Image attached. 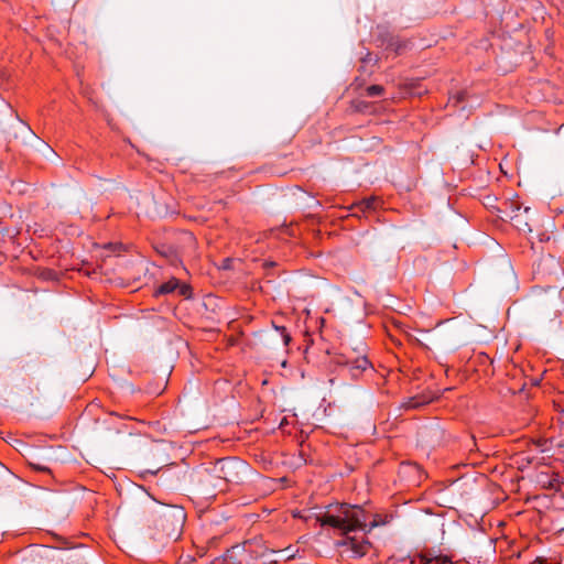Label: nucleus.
<instances>
[{"instance_id": "nucleus-12", "label": "nucleus", "mask_w": 564, "mask_h": 564, "mask_svg": "<svg viewBox=\"0 0 564 564\" xmlns=\"http://www.w3.org/2000/svg\"><path fill=\"white\" fill-rule=\"evenodd\" d=\"M348 544L350 545L352 554L357 557L364 556L370 546L369 542H358L355 539H350Z\"/></svg>"}, {"instance_id": "nucleus-6", "label": "nucleus", "mask_w": 564, "mask_h": 564, "mask_svg": "<svg viewBox=\"0 0 564 564\" xmlns=\"http://www.w3.org/2000/svg\"><path fill=\"white\" fill-rule=\"evenodd\" d=\"M417 441L423 447L435 448L445 441V431L438 423L422 426L417 432Z\"/></svg>"}, {"instance_id": "nucleus-28", "label": "nucleus", "mask_w": 564, "mask_h": 564, "mask_svg": "<svg viewBox=\"0 0 564 564\" xmlns=\"http://www.w3.org/2000/svg\"><path fill=\"white\" fill-rule=\"evenodd\" d=\"M530 212H531V208H530V207H525V208H524V214H527V215H528Z\"/></svg>"}, {"instance_id": "nucleus-26", "label": "nucleus", "mask_w": 564, "mask_h": 564, "mask_svg": "<svg viewBox=\"0 0 564 564\" xmlns=\"http://www.w3.org/2000/svg\"><path fill=\"white\" fill-rule=\"evenodd\" d=\"M32 466L36 469H40V470H45L46 468L45 467H42L40 465H35V464H32Z\"/></svg>"}, {"instance_id": "nucleus-16", "label": "nucleus", "mask_w": 564, "mask_h": 564, "mask_svg": "<svg viewBox=\"0 0 564 564\" xmlns=\"http://www.w3.org/2000/svg\"><path fill=\"white\" fill-rule=\"evenodd\" d=\"M512 221L519 230L525 231V232L531 231V227L529 226L527 218L524 219L521 214H517L516 216H513Z\"/></svg>"}, {"instance_id": "nucleus-20", "label": "nucleus", "mask_w": 564, "mask_h": 564, "mask_svg": "<svg viewBox=\"0 0 564 564\" xmlns=\"http://www.w3.org/2000/svg\"><path fill=\"white\" fill-rule=\"evenodd\" d=\"M352 351L356 354V356L366 355V345L362 340H358L356 345L352 347Z\"/></svg>"}, {"instance_id": "nucleus-23", "label": "nucleus", "mask_w": 564, "mask_h": 564, "mask_svg": "<svg viewBox=\"0 0 564 564\" xmlns=\"http://www.w3.org/2000/svg\"><path fill=\"white\" fill-rule=\"evenodd\" d=\"M10 476H11L10 470L3 464L0 463V479L10 477Z\"/></svg>"}, {"instance_id": "nucleus-15", "label": "nucleus", "mask_w": 564, "mask_h": 564, "mask_svg": "<svg viewBox=\"0 0 564 564\" xmlns=\"http://www.w3.org/2000/svg\"><path fill=\"white\" fill-rule=\"evenodd\" d=\"M322 525H330L340 530V520L336 514L325 513L318 518Z\"/></svg>"}, {"instance_id": "nucleus-18", "label": "nucleus", "mask_w": 564, "mask_h": 564, "mask_svg": "<svg viewBox=\"0 0 564 564\" xmlns=\"http://www.w3.org/2000/svg\"><path fill=\"white\" fill-rule=\"evenodd\" d=\"M383 91H384V88H383V86H380V85H371V86L367 87V89H366V94L368 97L380 96L383 94Z\"/></svg>"}, {"instance_id": "nucleus-7", "label": "nucleus", "mask_w": 564, "mask_h": 564, "mask_svg": "<svg viewBox=\"0 0 564 564\" xmlns=\"http://www.w3.org/2000/svg\"><path fill=\"white\" fill-rule=\"evenodd\" d=\"M336 364L338 366L345 367L350 373L351 378H358L364 371L371 367L370 361L366 357V355L349 357V356H339L336 359Z\"/></svg>"}, {"instance_id": "nucleus-14", "label": "nucleus", "mask_w": 564, "mask_h": 564, "mask_svg": "<svg viewBox=\"0 0 564 564\" xmlns=\"http://www.w3.org/2000/svg\"><path fill=\"white\" fill-rule=\"evenodd\" d=\"M432 401V398L426 395H415L404 404L406 409H417L425 404H429Z\"/></svg>"}, {"instance_id": "nucleus-2", "label": "nucleus", "mask_w": 564, "mask_h": 564, "mask_svg": "<svg viewBox=\"0 0 564 564\" xmlns=\"http://www.w3.org/2000/svg\"><path fill=\"white\" fill-rule=\"evenodd\" d=\"M424 338H417L412 334L410 339L426 348L434 347L443 351H455L467 343L464 327L459 323L445 322L438 324L432 330H420Z\"/></svg>"}, {"instance_id": "nucleus-22", "label": "nucleus", "mask_w": 564, "mask_h": 564, "mask_svg": "<svg viewBox=\"0 0 564 564\" xmlns=\"http://www.w3.org/2000/svg\"><path fill=\"white\" fill-rule=\"evenodd\" d=\"M427 558H435L433 564H444L448 561L446 556H432L431 554H427Z\"/></svg>"}, {"instance_id": "nucleus-1", "label": "nucleus", "mask_w": 564, "mask_h": 564, "mask_svg": "<svg viewBox=\"0 0 564 564\" xmlns=\"http://www.w3.org/2000/svg\"><path fill=\"white\" fill-rule=\"evenodd\" d=\"M249 466L237 457H225L202 464L189 474V481L204 495L214 497L226 482H240Z\"/></svg>"}, {"instance_id": "nucleus-17", "label": "nucleus", "mask_w": 564, "mask_h": 564, "mask_svg": "<svg viewBox=\"0 0 564 564\" xmlns=\"http://www.w3.org/2000/svg\"><path fill=\"white\" fill-rule=\"evenodd\" d=\"M178 288V281L176 279H172L165 283H163L159 290L158 293L160 294H167L174 292Z\"/></svg>"}, {"instance_id": "nucleus-13", "label": "nucleus", "mask_w": 564, "mask_h": 564, "mask_svg": "<svg viewBox=\"0 0 564 564\" xmlns=\"http://www.w3.org/2000/svg\"><path fill=\"white\" fill-rule=\"evenodd\" d=\"M379 204V200L377 197H368L364 198L359 203L355 205V208L359 209L362 213L375 210Z\"/></svg>"}, {"instance_id": "nucleus-4", "label": "nucleus", "mask_w": 564, "mask_h": 564, "mask_svg": "<svg viewBox=\"0 0 564 564\" xmlns=\"http://www.w3.org/2000/svg\"><path fill=\"white\" fill-rule=\"evenodd\" d=\"M21 564H87V562L77 552H62L45 547L24 556Z\"/></svg>"}, {"instance_id": "nucleus-10", "label": "nucleus", "mask_w": 564, "mask_h": 564, "mask_svg": "<svg viewBox=\"0 0 564 564\" xmlns=\"http://www.w3.org/2000/svg\"><path fill=\"white\" fill-rule=\"evenodd\" d=\"M77 193L80 194L82 191H76L75 188L69 187L58 188L53 195V203L57 204L58 206H63L64 202L70 200Z\"/></svg>"}, {"instance_id": "nucleus-19", "label": "nucleus", "mask_w": 564, "mask_h": 564, "mask_svg": "<svg viewBox=\"0 0 564 564\" xmlns=\"http://www.w3.org/2000/svg\"><path fill=\"white\" fill-rule=\"evenodd\" d=\"M435 558H427V553L420 554L411 560V564H433Z\"/></svg>"}, {"instance_id": "nucleus-27", "label": "nucleus", "mask_w": 564, "mask_h": 564, "mask_svg": "<svg viewBox=\"0 0 564 564\" xmlns=\"http://www.w3.org/2000/svg\"><path fill=\"white\" fill-rule=\"evenodd\" d=\"M463 99H464V94L462 93V94L458 95L457 100L462 101Z\"/></svg>"}, {"instance_id": "nucleus-5", "label": "nucleus", "mask_w": 564, "mask_h": 564, "mask_svg": "<svg viewBox=\"0 0 564 564\" xmlns=\"http://www.w3.org/2000/svg\"><path fill=\"white\" fill-rule=\"evenodd\" d=\"M340 520V531L348 533L355 530H364L366 528V512L358 506L341 505L336 513Z\"/></svg>"}, {"instance_id": "nucleus-24", "label": "nucleus", "mask_w": 564, "mask_h": 564, "mask_svg": "<svg viewBox=\"0 0 564 564\" xmlns=\"http://www.w3.org/2000/svg\"><path fill=\"white\" fill-rule=\"evenodd\" d=\"M188 291H189V288H188L187 285H182V286L180 288V293H181L182 295L187 296Z\"/></svg>"}, {"instance_id": "nucleus-3", "label": "nucleus", "mask_w": 564, "mask_h": 564, "mask_svg": "<svg viewBox=\"0 0 564 564\" xmlns=\"http://www.w3.org/2000/svg\"><path fill=\"white\" fill-rule=\"evenodd\" d=\"M7 111L8 119L0 122L3 132L14 139H21L24 144L34 148L46 160L53 161L57 156L56 152L45 141L40 139L10 106H7Z\"/></svg>"}, {"instance_id": "nucleus-25", "label": "nucleus", "mask_w": 564, "mask_h": 564, "mask_svg": "<svg viewBox=\"0 0 564 564\" xmlns=\"http://www.w3.org/2000/svg\"><path fill=\"white\" fill-rule=\"evenodd\" d=\"M229 263H230V259H226L224 261V268H226V269L229 268Z\"/></svg>"}, {"instance_id": "nucleus-8", "label": "nucleus", "mask_w": 564, "mask_h": 564, "mask_svg": "<svg viewBox=\"0 0 564 564\" xmlns=\"http://www.w3.org/2000/svg\"><path fill=\"white\" fill-rule=\"evenodd\" d=\"M185 520V513L182 508L174 507L165 509L160 514V521L167 522L172 525V533H178L180 529L182 528Z\"/></svg>"}, {"instance_id": "nucleus-11", "label": "nucleus", "mask_w": 564, "mask_h": 564, "mask_svg": "<svg viewBox=\"0 0 564 564\" xmlns=\"http://www.w3.org/2000/svg\"><path fill=\"white\" fill-rule=\"evenodd\" d=\"M147 199L152 205V208L148 209L151 216L163 217L167 215L169 212L164 204H159L154 197H147Z\"/></svg>"}, {"instance_id": "nucleus-29", "label": "nucleus", "mask_w": 564, "mask_h": 564, "mask_svg": "<svg viewBox=\"0 0 564 564\" xmlns=\"http://www.w3.org/2000/svg\"><path fill=\"white\" fill-rule=\"evenodd\" d=\"M376 525H377V523H375V522H373V523H371V524H370V529H371V528H373V527H376Z\"/></svg>"}, {"instance_id": "nucleus-9", "label": "nucleus", "mask_w": 564, "mask_h": 564, "mask_svg": "<svg viewBox=\"0 0 564 564\" xmlns=\"http://www.w3.org/2000/svg\"><path fill=\"white\" fill-rule=\"evenodd\" d=\"M273 333L265 334V340L272 343L274 346H286L291 341V336L286 333L284 327H274Z\"/></svg>"}, {"instance_id": "nucleus-21", "label": "nucleus", "mask_w": 564, "mask_h": 564, "mask_svg": "<svg viewBox=\"0 0 564 564\" xmlns=\"http://www.w3.org/2000/svg\"><path fill=\"white\" fill-rule=\"evenodd\" d=\"M165 319L161 316H154L153 317V325L156 326L159 329H163L165 327Z\"/></svg>"}]
</instances>
